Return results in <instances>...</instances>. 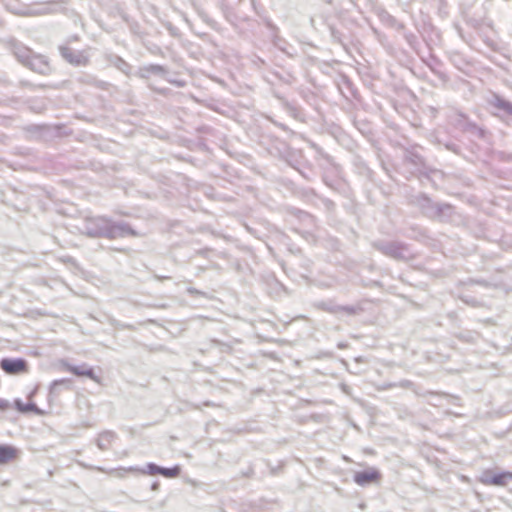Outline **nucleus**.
Listing matches in <instances>:
<instances>
[{
  "mask_svg": "<svg viewBox=\"0 0 512 512\" xmlns=\"http://www.w3.org/2000/svg\"><path fill=\"white\" fill-rule=\"evenodd\" d=\"M512 480V472L505 471L495 473L491 470L485 471L481 476V483L484 485L505 486Z\"/></svg>",
  "mask_w": 512,
  "mask_h": 512,
  "instance_id": "obj_3",
  "label": "nucleus"
},
{
  "mask_svg": "<svg viewBox=\"0 0 512 512\" xmlns=\"http://www.w3.org/2000/svg\"><path fill=\"white\" fill-rule=\"evenodd\" d=\"M115 439V435L112 432H104L100 434L98 438V446L101 449H108L109 446L112 444V442Z\"/></svg>",
  "mask_w": 512,
  "mask_h": 512,
  "instance_id": "obj_7",
  "label": "nucleus"
},
{
  "mask_svg": "<svg viewBox=\"0 0 512 512\" xmlns=\"http://www.w3.org/2000/svg\"><path fill=\"white\" fill-rule=\"evenodd\" d=\"M0 368L9 375L25 374L28 372V364L24 359L4 358L0 361Z\"/></svg>",
  "mask_w": 512,
  "mask_h": 512,
  "instance_id": "obj_2",
  "label": "nucleus"
},
{
  "mask_svg": "<svg viewBox=\"0 0 512 512\" xmlns=\"http://www.w3.org/2000/svg\"><path fill=\"white\" fill-rule=\"evenodd\" d=\"M9 402L4 399H0V411H5L9 408Z\"/></svg>",
  "mask_w": 512,
  "mask_h": 512,
  "instance_id": "obj_12",
  "label": "nucleus"
},
{
  "mask_svg": "<svg viewBox=\"0 0 512 512\" xmlns=\"http://www.w3.org/2000/svg\"><path fill=\"white\" fill-rule=\"evenodd\" d=\"M154 469H155L156 473H158L164 477H167V478H174V477L179 476V474H180V467H178V466H175L172 468L154 467Z\"/></svg>",
  "mask_w": 512,
  "mask_h": 512,
  "instance_id": "obj_8",
  "label": "nucleus"
},
{
  "mask_svg": "<svg viewBox=\"0 0 512 512\" xmlns=\"http://www.w3.org/2000/svg\"><path fill=\"white\" fill-rule=\"evenodd\" d=\"M17 56L23 64L37 73L46 74L50 70L48 61L41 55L32 54L30 51L25 49H19L17 51Z\"/></svg>",
  "mask_w": 512,
  "mask_h": 512,
  "instance_id": "obj_1",
  "label": "nucleus"
},
{
  "mask_svg": "<svg viewBox=\"0 0 512 512\" xmlns=\"http://www.w3.org/2000/svg\"><path fill=\"white\" fill-rule=\"evenodd\" d=\"M381 479V474L377 469L370 468L365 471L356 472L354 481L360 486L377 483Z\"/></svg>",
  "mask_w": 512,
  "mask_h": 512,
  "instance_id": "obj_4",
  "label": "nucleus"
},
{
  "mask_svg": "<svg viewBox=\"0 0 512 512\" xmlns=\"http://www.w3.org/2000/svg\"><path fill=\"white\" fill-rule=\"evenodd\" d=\"M64 57L73 64L80 65V64H86L87 59L83 57L82 55L74 57L71 52L64 53Z\"/></svg>",
  "mask_w": 512,
  "mask_h": 512,
  "instance_id": "obj_10",
  "label": "nucleus"
},
{
  "mask_svg": "<svg viewBox=\"0 0 512 512\" xmlns=\"http://www.w3.org/2000/svg\"><path fill=\"white\" fill-rule=\"evenodd\" d=\"M73 373L76 375H85V376L91 377L93 372H92V370L81 371V370H78L77 368H74Z\"/></svg>",
  "mask_w": 512,
  "mask_h": 512,
  "instance_id": "obj_11",
  "label": "nucleus"
},
{
  "mask_svg": "<svg viewBox=\"0 0 512 512\" xmlns=\"http://www.w3.org/2000/svg\"><path fill=\"white\" fill-rule=\"evenodd\" d=\"M495 107L512 115V103L502 98H496Z\"/></svg>",
  "mask_w": 512,
  "mask_h": 512,
  "instance_id": "obj_9",
  "label": "nucleus"
},
{
  "mask_svg": "<svg viewBox=\"0 0 512 512\" xmlns=\"http://www.w3.org/2000/svg\"><path fill=\"white\" fill-rule=\"evenodd\" d=\"M19 450L12 445H0V464H8L17 460Z\"/></svg>",
  "mask_w": 512,
  "mask_h": 512,
  "instance_id": "obj_5",
  "label": "nucleus"
},
{
  "mask_svg": "<svg viewBox=\"0 0 512 512\" xmlns=\"http://www.w3.org/2000/svg\"><path fill=\"white\" fill-rule=\"evenodd\" d=\"M15 407L19 412L26 413V412H33L36 414H43V412L34 404V403H23L20 400L15 401Z\"/></svg>",
  "mask_w": 512,
  "mask_h": 512,
  "instance_id": "obj_6",
  "label": "nucleus"
}]
</instances>
